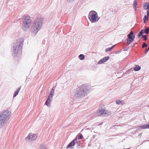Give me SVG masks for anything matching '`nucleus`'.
<instances>
[{
    "label": "nucleus",
    "mask_w": 149,
    "mask_h": 149,
    "mask_svg": "<svg viewBox=\"0 0 149 149\" xmlns=\"http://www.w3.org/2000/svg\"><path fill=\"white\" fill-rule=\"evenodd\" d=\"M24 40L22 38L17 40L13 44L12 48V53L13 56L16 57L19 55L22 52Z\"/></svg>",
    "instance_id": "f03ea898"
},
{
    "label": "nucleus",
    "mask_w": 149,
    "mask_h": 149,
    "mask_svg": "<svg viewBox=\"0 0 149 149\" xmlns=\"http://www.w3.org/2000/svg\"><path fill=\"white\" fill-rule=\"evenodd\" d=\"M116 103L118 104H123V103H122V102L121 101L118 100H116Z\"/></svg>",
    "instance_id": "5701e85b"
},
{
    "label": "nucleus",
    "mask_w": 149,
    "mask_h": 149,
    "mask_svg": "<svg viewBox=\"0 0 149 149\" xmlns=\"http://www.w3.org/2000/svg\"><path fill=\"white\" fill-rule=\"evenodd\" d=\"M104 108V106L99 108L97 111V113L98 116H103L106 115L107 111H106Z\"/></svg>",
    "instance_id": "0eeeda50"
},
{
    "label": "nucleus",
    "mask_w": 149,
    "mask_h": 149,
    "mask_svg": "<svg viewBox=\"0 0 149 149\" xmlns=\"http://www.w3.org/2000/svg\"><path fill=\"white\" fill-rule=\"evenodd\" d=\"M137 2L136 1V0H135V1H134V3H133V5H134V6L135 8V9H136V6H137Z\"/></svg>",
    "instance_id": "393cba45"
},
{
    "label": "nucleus",
    "mask_w": 149,
    "mask_h": 149,
    "mask_svg": "<svg viewBox=\"0 0 149 149\" xmlns=\"http://www.w3.org/2000/svg\"><path fill=\"white\" fill-rule=\"evenodd\" d=\"M147 36L146 35H145V36H142V38H144V39L143 40L144 41H146L147 39V38H146V37Z\"/></svg>",
    "instance_id": "c756f323"
},
{
    "label": "nucleus",
    "mask_w": 149,
    "mask_h": 149,
    "mask_svg": "<svg viewBox=\"0 0 149 149\" xmlns=\"http://www.w3.org/2000/svg\"><path fill=\"white\" fill-rule=\"evenodd\" d=\"M52 99L51 98L48 97V98L45 102V105L49 107V104L51 102V101Z\"/></svg>",
    "instance_id": "2eb2a0df"
},
{
    "label": "nucleus",
    "mask_w": 149,
    "mask_h": 149,
    "mask_svg": "<svg viewBox=\"0 0 149 149\" xmlns=\"http://www.w3.org/2000/svg\"><path fill=\"white\" fill-rule=\"evenodd\" d=\"M90 89L89 86L84 84L75 89L74 93V97L77 99L84 97L86 95Z\"/></svg>",
    "instance_id": "f257e3e1"
},
{
    "label": "nucleus",
    "mask_w": 149,
    "mask_h": 149,
    "mask_svg": "<svg viewBox=\"0 0 149 149\" xmlns=\"http://www.w3.org/2000/svg\"><path fill=\"white\" fill-rule=\"evenodd\" d=\"M74 0H67L69 2H72L74 1Z\"/></svg>",
    "instance_id": "2f4dec72"
},
{
    "label": "nucleus",
    "mask_w": 149,
    "mask_h": 149,
    "mask_svg": "<svg viewBox=\"0 0 149 149\" xmlns=\"http://www.w3.org/2000/svg\"><path fill=\"white\" fill-rule=\"evenodd\" d=\"M144 23H146V21L148 20V17H147L146 15H145L144 18Z\"/></svg>",
    "instance_id": "4be33fe9"
},
{
    "label": "nucleus",
    "mask_w": 149,
    "mask_h": 149,
    "mask_svg": "<svg viewBox=\"0 0 149 149\" xmlns=\"http://www.w3.org/2000/svg\"><path fill=\"white\" fill-rule=\"evenodd\" d=\"M141 69V67L137 65L134 68V70L135 71H138L139 70Z\"/></svg>",
    "instance_id": "aec40b11"
},
{
    "label": "nucleus",
    "mask_w": 149,
    "mask_h": 149,
    "mask_svg": "<svg viewBox=\"0 0 149 149\" xmlns=\"http://www.w3.org/2000/svg\"><path fill=\"white\" fill-rule=\"evenodd\" d=\"M109 56L105 57L100 59L98 62L97 64H101L107 61L109 58Z\"/></svg>",
    "instance_id": "9b49d317"
},
{
    "label": "nucleus",
    "mask_w": 149,
    "mask_h": 149,
    "mask_svg": "<svg viewBox=\"0 0 149 149\" xmlns=\"http://www.w3.org/2000/svg\"><path fill=\"white\" fill-rule=\"evenodd\" d=\"M21 88V86H20L15 91L13 95V97H15L18 94Z\"/></svg>",
    "instance_id": "4468645a"
},
{
    "label": "nucleus",
    "mask_w": 149,
    "mask_h": 149,
    "mask_svg": "<svg viewBox=\"0 0 149 149\" xmlns=\"http://www.w3.org/2000/svg\"><path fill=\"white\" fill-rule=\"evenodd\" d=\"M78 140L77 138H75L73 140L71 141L67 146L66 149H67L69 148H70L71 149H72V147L74 146L77 143Z\"/></svg>",
    "instance_id": "9d476101"
},
{
    "label": "nucleus",
    "mask_w": 149,
    "mask_h": 149,
    "mask_svg": "<svg viewBox=\"0 0 149 149\" xmlns=\"http://www.w3.org/2000/svg\"><path fill=\"white\" fill-rule=\"evenodd\" d=\"M36 135L34 134L29 133L28 136L26 138V140L28 141H33L37 139Z\"/></svg>",
    "instance_id": "1a4fd4ad"
},
{
    "label": "nucleus",
    "mask_w": 149,
    "mask_h": 149,
    "mask_svg": "<svg viewBox=\"0 0 149 149\" xmlns=\"http://www.w3.org/2000/svg\"><path fill=\"white\" fill-rule=\"evenodd\" d=\"M119 53V51H115L112 53V56H118Z\"/></svg>",
    "instance_id": "6ab92c4d"
},
{
    "label": "nucleus",
    "mask_w": 149,
    "mask_h": 149,
    "mask_svg": "<svg viewBox=\"0 0 149 149\" xmlns=\"http://www.w3.org/2000/svg\"><path fill=\"white\" fill-rule=\"evenodd\" d=\"M134 34L132 31H131L130 33L127 35L128 38L127 39V43L129 44L131 43L134 40L135 38V36H132Z\"/></svg>",
    "instance_id": "6e6552de"
},
{
    "label": "nucleus",
    "mask_w": 149,
    "mask_h": 149,
    "mask_svg": "<svg viewBox=\"0 0 149 149\" xmlns=\"http://www.w3.org/2000/svg\"><path fill=\"white\" fill-rule=\"evenodd\" d=\"M141 129H149V123L148 124H145L144 125L140 126H139Z\"/></svg>",
    "instance_id": "f8f14e48"
},
{
    "label": "nucleus",
    "mask_w": 149,
    "mask_h": 149,
    "mask_svg": "<svg viewBox=\"0 0 149 149\" xmlns=\"http://www.w3.org/2000/svg\"><path fill=\"white\" fill-rule=\"evenodd\" d=\"M111 50H112V47L109 48H106L105 49V52H108L111 51Z\"/></svg>",
    "instance_id": "412c9836"
},
{
    "label": "nucleus",
    "mask_w": 149,
    "mask_h": 149,
    "mask_svg": "<svg viewBox=\"0 0 149 149\" xmlns=\"http://www.w3.org/2000/svg\"><path fill=\"white\" fill-rule=\"evenodd\" d=\"M149 31V28H147L145 30L144 32L146 34H148V33Z\"/></svg>",
    "instance_id": "a878e982"
},
{
    "label": "nucleus",
    "mask_w": 149,
    "mask_h": 149,
    "mask_svg": "<svg viewBox=\"0 0 149 149\" xmlns=\"http://www.w3.org/2000/svg\"><path fill=\"white\" fill-rule=\"evenodd\" d=\"M78 57L79 59L81 60H84L85 58V56L83 54H80L79 56Z\"/></svg>",
    "instance_id": "a211bd4d"
},
{
    "label": "nucleus",
    "mask_w": 149,
    "mask_h": 149,
    "mask_svg": "<svg viewBox=\"0 0 149 149\" xmlns=\"http://www.w3.org/2000/svg\"><path fill=\"white\" fill-rule=\"evenodd\" d=\"M149 9H148L147 10V15L148 17V16H149Z\"/></svg>",
    "instance_id": "7c9ffc66"
},
{
    "label": "nucleus",
    "mask_w": 149,
    "mask_h": 149,
    "mask_svg": "<svg viewBox=\"0 0 149 149\" xmlns=\"http://www.w3.org/2000/svg\"><path fill=\"white\" fill-rule=\"evenodd\" d=\"M43 20V18L40 17H38L36 19L31 28V30L33 32L36 34L42 28Z\"/></svg>",
    "instance_id": "7ed1b4c3"
},
{
    "label": "nucleus",
    "mask_w": 149,
    "mask_h": 149,
    "mask_svg": "<svg viewBox=\"0 0 149 149\" xmlns=\"http://www.w3.org/2000/svg\"><path fill=\"white\" fill-rule=\"evenodd\" d=\"M31 22L30 17L28 16L25 17L23 20V24H22V28L24 31L26 30L29 28Z\"/></svg>",
    "instance_id": "423d86ee"
},
{
    "label": "nucleus",
    "mask_w": 149,
    "mask_h": 149,
    "mask_svg": "<svg viewBox=\"0 0 149 149\" xmlns=\"http://www.w3.org/2000/svg\"><path fill=\"white\" fill-rule=\"evenodd\" d=\"M77 147L78 148H80V144L79 143H78L77 142Z\"/></svg>",
    "instance_id": "c85d7f7f"
},
{
    "label": "nucleus",
    "mask_w": 149,
    "mask_h": 149,
    "mask_svg": "<svg viewBox=\"0 0 149 149\" xmlns=\"http://www.w3.org/2000/svg\"><path fill=\"white\" fill-rule=\"evenodd\" d=\"M115 45H114L112 46V48H113V47H114Z\"/></svg>",
    "instance_id": "473e14b6"
},
{
    "label": "nucleus",
    "mask_w": 149,
    "mask_h": 149,
    "mask_svg": "<svg viewBox=\"0 0 149 149\" xmlns=\"http://www.w3.org/2000/svg\"><path fill=\"white\" fill-rule=\"evenodd\" d=\"M45 145H41L40 146L39 149H44L45 148Z\"/></svg>",
    "instance_id": "bb28decb"
},
{
    "label": "nucleus",
    "mask_w": 149,
    "mask_h": 149,
    "mask_svg": "<svg viewBox=\"0 0 149 149\" xmlns=\"http://www.w3.org/2000/svg\"><path fill=\"white\" fill-rule=\"evenodd\" d=\"M11 114V112L7 110L3 111L0 113V128H1L4 125L6 121H7L9 119Z\"/></svg>",
    "instance_id": "20e7f679"
},
{
    "label": "nucleus",
    "mask_w": 149,
    "mask_h": 149,
    "mask_svg": "<svg viewBox=\"0 0 149 149\" xmlns=\"http://www.w3.org/2000/svg\"><path fill=\"white\" fill-rule=\"evenodd\" d=\"M148 46V45L147 44H146L145 42H144L142 45V47L143 48L145 47H147Z\"/></svg>",
    "instance_id": "cd10ccee"
},
{
    "label": "nucleus",
    "mask_w": 149,
    "mask_h": 149,
    "mask_svg": "<svg viewBox=\"0 0 149 149\" xmlns=\"http://www.w3.org/2000/svg\"><path fill=\"white\" fill-rule=\"evenodd\" d=\"M83 137L81 133L79 134L77 136L76 138L80 140Z\"/></svg>",
    "instance_id": "f3484780"
},
{
    "label": "nucleus",
    "mask_w": 149,
    "mask_h": 149,
    "mask_svg": "<svg viewBox=\"0 0 149 149\" xmlns=\"http://www.w3.org/2000/svg\"><path fill=\"white\" fill-rule=\"evenodd\" d=\"M143 30H141L140 32L138 33V36L139 37H140L142 35V34L143 33Z\"/></svg>",
    "instance_id": "b1692460"
},
{
    "label": "nucleus",
    "mask_w": 149,
    "mask_h": 149,
    "mask_svg": "<svg viewBox=\"0 0 149 149\" xmlns=\"http://www.w3.org/2000/svg\"><path fill=\"white\" fill-rule=\"evenodd\" d=\"M143 8L145 10L149 9V4L147 2H146L143 5Z\"/></svg>",
    "instance_id": "dca6fc26"
},
{
    "label": "nucleus",
    "mask_w": 149,
    "mask_h": 149,
    "mask_svg": "<svg viewBox=\"0 0 149 149\" xmlns=\"http://www.w3.org/2000/svg\"><path fill=\"white\" fill-rule=\"evenodd\" d=\"M83 130H81V132L82 131H83Z\"/></svg>",
    "instance_id": "72a5a7b5"
},
{
    "label": "nucleus",
    "mask_w": 149,
    "mask_h": 149,
    "mask_svg": "<svg viewBox=\"0 0 149 149\" xmlns=\"http://www.w3.org/2000/svg\"><path fill=\"white\" fill-rule=\"evenodd\" d=\"M88 18L92 23L97 22L100 18L98 17L97 12L94 10H91L89 12Z\"/></svg>",
    "instance_id": "39448f33"
},
{
    "label": "nucleus",
    "mask_w": 149,
    "mask_h": 149,
    "mask_svg": "<svg viewBox=\"0 0 149 149\" xmlns=\"http://www.w3.org/2000/svg\"><path fill=\"white\" fill-rule=\"evenodd\" d=\"M54 89L53 88L51 90L49 95L48 96L49 97L51 98V99H52L54 95Z\"/></svg>",
    "instance_id": "ddd939ff"
}]
</instances>
